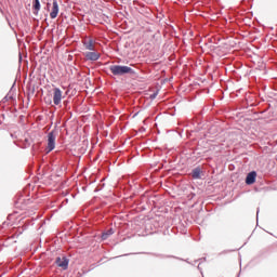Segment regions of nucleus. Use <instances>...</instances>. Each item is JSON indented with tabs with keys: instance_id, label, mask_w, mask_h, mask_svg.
<instances>
[{
	"instance_id": "1",
	"label": "nucleus",
	"mask_w": 277,
	"mask_h": 277,
	"mask_svg": "<svg viewBox=\"0 0 277 277\" xmlns=\"http://www.w3.org/2000/svg\"><path fill=\"white\" fill-rule=\"evenodd\" d=\"M109 70L115 77H124V75H135V70L124 65H110Z\"/></svg>"
},
{
	"instance_id": "9",
	"label": "nucleus",
	"mask_w": 277,
	"mask_h": 277,
	"mask_svg": "<svg viewBox=\"0 0 277 277\" xmlns=\"http://www.w3.org/2000/svg\"><path fill=\"white\" fill-rule=\"evenodd\" d=\"M200 174H201L200 168L193 169V172H192V177L193 179H195V180L200 179Z\"/></svg>"
},
{
	"instance_id": "7",
	"label": "nucleus",
	"mask_w": 277,
	"mask_h": 277,
	"mask_svg": "<svg viewBox=\"0 0 277 277\" xmlns=\"http://www.w3.org/2000/svg\"><path fill=\"white\" fill-rule=\"evenodd\" d=\"M68 263H69V261L65 256L56 258V265L58 267H62V269H68Z\"/></svg>"
},
{
	"instance_id": "3",
	"label": "nucleus",
	"mask_w": 277,
	"mask_h": 277,
	"mask_svg": "<svg viewBox=\"0 0 277 277\" xmlns=\"http://www.w3.org/2000/svg\"><path fill=\"white\" fill-rule=\"evenodd\" d=\"M53 103L54 105H61L62 103V90L60 88L53 89Z\"/></svg>"
},
{
	"instance_id": "6",
	"label": "nucleus",
	"mask_w": 277,
	"mask_h": 277,
	"mask_svg": "<svg viewBox=\"0 0 277 277\" xmlns=\"http://www.w3.org/2000/svg\"><path fill=\"white\" fill-rule=\"evenodd\" d=\"M255 182H256V171H252V172L248 173V175L246 177V184L254 185Z\"/></svg>"
},
{
	"instance_id": "11",
	"label": "nucleus",
	"mask_w": 277,
	"mask_h": 277,
	"mask_svg": "<svg viewBox=\"0 0 277 277\" xmlns=\"http://www.w3.org/2000/svg\"><path fill=\"white\" fill-rule=\"evenodd\" d=\"M110 235H114V232L110 229L102 235V239H107Z\"/></svg>"
},
{
	"instance_id": "12",
	"label": "nucleus",
	"mask_w": 277,
	"mask_h": 277,
	"mask_svg": "<svg viewBox=\"0 0 277 277\" xmlns=\"http://www.w3.org/2000/svg\"><path fill=\"white\" fill-rule=\"evenodd\" d=\"M159 93V90H157L154 94L150 95V98H157V94Z\"/></svg>"
},
{
	"instance_id": "10",
	"label": "nucleus",
	"mask_w": 277,
	"mask_h": 277,
	"mask_svg": "<svg viewBox=\"0 0 277 277\" xmlns=\"http://www.w3.org/2000/svg\"><path fill=\"white\" fill-rule=\"evenodd\" d=\"M34 1V8L37 12H40V0H32Z\"/></svg>"
},
{
	"instance_id": "2",
	"label": "nucleus",
	"mask_w": 277,
	"mask_h": 277,
	"mask_svg": "<svg viewBox=\"0 0 277 277\" xmlns=\"http://www.w3.org/2000/svg\"><path fill=\"white\" fill-rule=\"evenodd\" d=\"M55 140H57V131L52 130L48 133V147L47 153L55 150Z\"/></svg>"
},
{
	"instance_id": "5",
	"label": "nucleus",
	"mask_w": 277,
	"mask_h": 277,
	"mask_svg": "<svg viewBox=\"0 0 277 277\" xmlns=\"http://www.w3.org/2000/svg\"><path fill=\"white\" fill-rule=\"evenodd\" d=\"M58 14H60V4L57 3V0H53L52 11L50 13V17L51 18H57Z\"/></svg>"
},
{
	"instance_id": "4",
	"label": "nucleus",
	"mask_w": 277,
	"mask_h": 277,
	"mask_svg": "<svg viewBox=\"0 0 277 277\" xmlns=\"http://www.w3.org/2000/svg\"><path fill=\"white\" fill-rule=\"evenodd\" d=\"M84 56L89 62H97V60H101V54L98 52H85Z\"/></svg>"
},
{
	"instance_id": "8",
	"label": "nucleus",
	"mask_w": 277,
	"mask_h": 277,
	"mask_svg": "<svg viewBox=\"0 0 277 277\" xmlns=\"http://www.w3.org/2000/svg\"><path fill=\"white\" fill-rule=\"evenodd\" d=\"M84 49H87V51H94V40L92 39H84L82 41Z\"/></svg>"
},
{
	"instance_id": "13",
	"label": "nucleus",
	"mask_w": 277,
	"mask_h": 277,
	"mask_svg": "<svg viewBox=\"0 0 277 277\" xmlns=\"http://www.w3.org/2000/svg\"><path fill=\"white\" fill-rule=\"evenodd\" d=\"M256 214L259 215V209H258V211H256Z\"/></svg>"
}]
</instances>
